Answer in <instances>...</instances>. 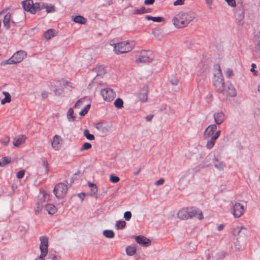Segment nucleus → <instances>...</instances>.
<instances>
[{"instance_id":"f257e3e1","label":"nucleus","mask_w":260,"mask_h":260,"mask_svg":"<svg viewBox=\"0 0 260 260\" xmlns=\"http://www.w3.org/2000/svg\"><path fill=\"white\" fill-rule=\"evenodd\" d=\"M213 85L215 87H217L221 85L223 88L221 92L226 96L235 97L237 94L236 89L231 83H224L220 68H219L217 73L214 76Z\"/></svg>"},{"instance_id":"f03ea898","label":"nucleus","mask_w":260,"mask_h":260,"mask_svg":"<svg viewBox=\"0 0 260 260\" xmlns=\"http://www.w3.org/2000/svg\"><path fill=\"white\" fill-rule=\"evenodd\" d=\"M194 18V15L193 12L182 11L174 17L172 22L176 28H180L187 26Z\"/></svg>"},{"instance_id":"7ed1b4c3","label":"nucleus","mask_w":260,"mask_h":260,"mask_svg":"<svg viewBox=\"0 0 260 260\" xmlns=\"http://www.w3.org/2000/svg\"><path fill=\"white\" fill-rule=\"evenodd\" d=\"M134 45V43L132 41H123L114 44V51L117 54L126 53L133 49Z\"/></svg>"},{"instance_id":"20e7f679","label":"nucleus","mask_w":260,"mask_h":260,"mask_svg":"<svg viewBox=\"0 0 260 260\" xmlns=\"http://www.w3.org/2000/svg\"><path fill=\"white\" fill-rule=\"evenodd\" d=\"M22 5L24 10L29 12L31 14H35L37 11H40L43 4L40 3H34L32 0H25L22 2Z\"/></svg>"},{"instance_id":"39448f33","label":"nucleus","mask_w":260,"mask_h":260,"mask_svg":"<svg viewBox=\"0 0 260 260\" xmlns=\"http://www.w3.org/2000/svg\"><path fill=\"white\" fill-rule=\"evenodd\" d=\"M41 244L40 249L41 251V254L38 258L34 260H44V257L48 253V239L46 236H41L40 238Z\"/></svg>"},{"instance_id":"423d86ee","label":"nucleus","mask_w":260,"mask_h":260,"mask_svg":"<svg viewBox=\"0 0 260 260\" xmlns=\"http://www.w3.org/2000/svg\"><path fill=\"white\" fill-rule=\"evenodd\" d=\"M70 84L64 80H55L51 82V88L56 95H59L63 92L62 87Z\"/></svg>"},{"instance_id":"0eeeda50","label":"nucleus","mask_w":260,"mask_h":260,"mask_svg":"<svg viewBox=\"0 0 260 260\" xmlns=\"http://www.w3.org/2000/svg\"><path fill=\"white\" fill-rule=\"evenodd\" d=\"M68 189L67 184L63 183H59L55 185L53 192L57 198H62L66 194Z\"/></svg>"},{"instance_id":"6e6552de","label":"nucleus","mask_w":260,"mask_h":260,"mask_svg":"<svg viewBox=\"0 0 260 260\" xmlns=\"http://www.w3.org/2000/svg\"><path fill=\"white\" fill-rule=\"evenodd\" d=\"M101 94L105 101H111L116 96V93L110 88H105L101 90Z\"/></svg>"},{"instance_id":"1a4fd4ad","label":"nucleus","mask_w":260,"mask_h":260,"mask_svg":"<svg viewBox=\"0 0 260 260\" xmlns=\"http://www.w3.org/2000/svg\"><path fill=\"white\" fill-rule=\"evenodd\" d=\"M244 211L243 206L240 203H232V212L235 218H239L243 214Z\"/></svg>"},{"instance_id":"9d476101","label":"nucleus","mask_w":260,"mask_h":260,"mask_svg":"<svg viewBox=\"0 0 260 260\" xmlns=\"http://www.w3.org/2000/svg\"><path fill=\"white\" fill-rule=\"evenodd\" d=\"M188 213L189 218L196 217L199 220H202L204 218L202 212L198 209L195 208H188Z\"/></svg>"},{"instance_id":"9b49d317","label":"nucleus","mask_w":260,"mask_h":260,"mask_svg":"<svg viewBox=\"0 0 260 260\" xmlns=\"http://www.w3.org/2000/svg\"><path fill=\"white\" fill-rule=\"evenodd\" d=\"M95 127L102 134H105L110 131L111 126L103 122H99Z\"/></svg>"},{"instance_id":"f8f14e48","label":"nucleus","mask_w":260,"mask_h":260,"mask_svg":"<svg viewBox=\"0 0 260 260\" xmlns=\"http://www.w3.org/2000/svg\"><path fill=\"white\" fill-rule=\"evenodd\" d=\"M135 240L143 247H148L151 245L150 240L143 236H135Z\"/></svg>"},{"instance_id":"ddd939ff","label":"nucleus","mask_w":260,"mask_h":260,"mask_svg":"<svg viewBox=\"0 0 260 260\" xmlns=\"http://www.w3.org/2000/svg\"><path fill=\"white\" fill-rule=\"evenodd\" d=\"M216 129V124H213L209 125L204 132L205 139H209L210 137H212Z\"/></svg>"},{"instance_id":"4468645a","label":"nucleus","mask_w":260,"mask_h":260,"mask_svg":"<svg viewBox=\"0 0 260 260\" xmlns=\"http://www.w3.org/2000/svg\"><path fill=\"white\" fill-rule=\"evenodd\" d=\"M235 15L238 23L240 24V22L244 18V10L242 6L238 7L235 10Z\"/></svg>"},{"instance_id":"2eb2a0df","label":"nucleus","mask_w":260,"mask_h":260,"mask_svg":"<svg viewBox=\"0 0 260 260\" xmlns=\"http://www.w3.org/2000/svg\"><path fill=\"white\" fill-rule=\"evenodd\" d=\"M215 157L216 155L214 153H210L207 156H206L204 160L202 161V167H206L211 166L212 164Z\"/></svg>"},{"instance_id":"dca6fc26","label":"nucleus","mask_w":260,"mask_h":260,"mask_svg":"<svg viewBox=\"0 0 260 260\" xmlns=\"http://www.w3.org/2000/svg\"><path fill=\"white\" fill-rule=\"evenodd\" d=\"M253 55L255 58H260V30L256 36L255 46Z\"/></svg>"},{"instance_id":"f3484780","label":"nucleus","mask_w":260,"mask_h":260,"mask_svg":"<svg viewBox=\"0 0 260 260\" xmlns=\"http://www.w3.org/2000/svg\"><path fill=\"white\" fill-rule=\"evenodd\" d=\"M26 56V53L23 50H19L15 53L13 55V59H15L17 63L20 62Z\"/></svg>"},{"instance_id":"a211bd4d","label":"nucleus","mask_w":260,"mask_h":260,"mask_svg":"<svg viewBox=\"0 0 260 260\" xmlns=\"http://www.w3.org/2000/svg\"><path fill=\"white\" fill-rule=\"evenodd\" d=\"M213 117L216 125L221 124L224 120V115L222 112L215 113Z\"/></svg>"},{"instance_id":"6ab92c4d","label":"nucleus","mask_w":260,"mask_h":260,"mask_svg":"<svg viewBox=\"0 0 260 260\" xmlns=\"http://www.w3.org/2000/svg\"><path fill=\"white\" fill-rule=\"evenodd\" d=\"M212 164H213L215 168L218 171H223L225 167V163L220 160L216 156L215 157Z\"/></svg>"},{"instance_id":"aec40b11","label":"nucleus","mask_w":260,"mask_h":260,"mask_svg":"<svg viewBox=\"0 0 260 260\" xmlns=\"http://www.w3.org/2000/svg\"><path fill=\"white\" fill-rule=\"evenodd\" d=\"M177 216L181 220H185L189 218L188 208L182 209L179 210L177 213Z\"/></svg>"},{"instance_id":"412c9836","label":"nucleus","mask_w":260,"mask_h":260,"mask_svg":"<svg viewBox=\"0 0 260 260\" xmlns=\"http://www.w3.org/2000/svg\"><path fill=\"white\" fill-rule=\"evenodd\" d=\"M61 140L62 139L61 137L57 135H55L53 137L51 146L55 150H59V144H60V142L61 141Z\"/></svg>"},{"instance_id":"4be33fe9","label":"nucleus","mask_w":260,"mask_h":260,"mask_svg":"<svg viewBox=\"0 0 260 260\" xmlns=\"http://www.w3.org/2000/svg\"><path fill=\"white\" fill-rule=\"evenodd\" d=\"M189 180L187 177L183 176L179 180L178 187L180 190L184 189L189 184Z\"/></svg>"},{"instance_id":"5701e85b","label":"nucleus","mask_w":260,"mask_h":260,"mask_svg":"<svg viewBox=\"0 0 260 260\" xmlns=\"http://www.w3.org/2000/svg\"><path fill=\"white\" fill-rule=\"evenodd\" d=\"M148 88L145 87L142 92H140L138 95L139 100L142 102H145L148 99Z\"/></svg>"},{"instance_id":"b1692460","label":"nucleus","mask_w":260,"mask_h":260,"mask_svg":"<svg viewBox=\"0 0 260 260\" xmlns=\"http://www.w3.org/2000/svg\"><path fill=\"white\" fill-rule=\"evenodd\" d=\"M96 73V76H103L106 73L105 67L103 65H99L93 70Z\"/></svg>"},{"instance_id":"393cba45","label":"nucleus","mask_w":260,"mask_h":260,"mask_svg":"<svg viewBox=\"0 0 260 260\" xmlns=\"http://www.w3.org/2000/svg\"><path fill=\"white\" fill-rule=\"evenodd\" d=\"M246 231L247 229L243 226H237L233 229V234L234 236H239L241 233H243L244 235H245Z\"/></svg>"},{"instance_id":"a878e982","label":"nucleus","mask_w":260,"mask_h":260,"mask_svg":"<svg viewBox=\"0 0 260 260\" xmlns=\"http://www.w3.org/2000/svg\"><path fill=\"white\" fill-rule=\"evenodd\" d=\"M11 14L10 13H7L4 18L3 23L4 26L7 28L9 29L10 27V21H11Z\"/></svg>"},{"instance_id":"bb28decb","label":"nucleus","mask_w":260,"mask_h":260,"mask_svg":"<svg viewBox=\"0 0 260 260\" xmlns=\"http://www.w3.org/2000/svg\"><path fill=\"white\" fill-rule=\"evenodd\" d=\"M88 185L90 188V192L89 193L90 196H95L98 192V188L95 184L91 183V182H88Z\"/></svg>"},{"instance_id":"cd10ccee","label":"nucleus","mask_w":260,"mask_h":260,"mask_svg":"<svg viewBox=\"0 0 260 260\" xmlns=\"http://www.w3.org/2000/svg\"><path fill=\"white\" fill-rule=\"evenodd\" d=\"M25 140V137L24 135H20L18 138L14 140L13 144L15 146L18 147L24 142Z\"/></svg>"},{"instance_id":"c85d7f7f","label":"nucleus","mask_w":260,"mask_h":260,"mask_svg":"<svg viewBox=\"0 0 260 260\" xmlns=\"http://www.w3.org/2000/svg\"><path fill=\"white\" fill-rule=\"evenodd\" d=\"M152 60V59L148 55H140L138 59L136 60V62H142V63H146V62H150Z\"/></svg>"},{"instance_id":"c756f323","label":"nucleus","mask_w":260,"mask_h":260,"mask_svg":"<svg viewBox=\"0 0 260 260\" xmlns=\"http://www.w3.org/2000/svg\"><path fill=\"white\" fill-rule=\"evenodd\" d=\"M126 253L129 256H132L134 255L137 251V249L135 246L131 245L127 246L126 249Z\"/></svg>"},{"instance_id":"7c9ffc66","label":"nucleus","mask_w":260,"mask_h":260,"mask_svg":"<svg viewBox=\"0 0 260 260\" xmlns=\"http://www.w3.org/2000/svg\"><path fill=\"white\" fill-rule=\"evenodd\" d=\"M40 3L43 5V6H42L41 7L42 8H41L40 9V10L45 9L46 10V12L48 13H52V12H55V10L54 6H48L47 4H45L44 3Z\"/></svg>"},{"instance_id":"2f4dec72","label":"nucleus","mask_w":260,"mask_h":260,"mask_svg":"<svg viewBox=\"0 0 260 260\" xmlns=\"http://www.w3.org/2000/svg\"><path fill=\"white\" fill-rule=\"evenodd\" d=\"M67 116L69 121H74L75 120L76 116L74 115V110L72 108L68 110Z\"/></svg>"},{"instance_id":"473e14b6","label":"nucleus","mask_w":260,"mask_h":260,"mask_svg":"<svg viewBox=\"0 0 260 260\" xmlns=\"http://www.w3.org/2000/svg\"><path fill=\"white\" fill-rule=\"evenodd\" d=\"M73 21L77 23L83 24L86 23V19L82 16L78 15L73 19Z\"/></svg>"},{"instance_id":"72a5a7b5","label":"nucleus","mask_w":260,"mask_h":260,"mask_svg":"<svg viewBox=\"0 0 260 260\" xmlns=\"http://www.w3.org/2000/svg\"><path fill=\"white\" fill-rule=\"evenodd\" d=\"M46 210L48 211V213L50 214H53L56 211V208L55 206L52 204H48L45 207Z\"/></svg>"},{"instance_id":"f704fd0d","label":"nucleus","mask_w":260,"mask_h":260,"mask_svg":"<svg viewBox=\"0 0 260 260\" xmlns=\"http://www.w3.org/2000/svg\"><path fill=\"white\" fill-rule=\"evenodd\" d=\"M146 19L147 20H152L154 22H160L165 20L164 18L161 17H152L151 16H146Z\"/></svg>"},{"instance_id":"c9c22d12","label":"nucleus","mask_w":260,"mask_h":260,"mask_svg":"<svg viewBox=\"0 0 260 260\" xmlns=\"http://www.w3.org/2000/svg\"><path fill=\"white\" fill-rule=\"evenodd\" d=\"M54 36V30L53 29H49L46 30L44 34V37L47 40L50 39Z\"/></svg>"},{"instance_id":"e433bc0d","label":"nucleus","mask_w":260,"mask_h":260,"mask_svg":"<svg viewBox=\"0 0 260 260\" xmlns=\"http://www.w3.org/2000/svg\"><path fill=\"white\" fill-rule=\"evenodd\" d=\"M216 140V139L213 137H211L210 139H209L206 145L207 148L208 149L212 148L215 144Z\"/></svg>"},{"instance_id":"4c0bfd02","label":"nucleus","mask_w":260,"mask_h":260,"mask_svg":"<svg viewBox=\"0 0 260 260\" xmlns=\"http://www.w3.org/2000/svg\"><path fill=\"white\" fill-rule=\"evenodd\" d=\"M83 136L89 140H93L95 139V137L93 135L89 133L88 129H86L83 132Z\"/></svg>"},{"instance_id":"58836bf2","label":"nucleus","mask_w":260,"mask_h":260,"mask_svg":"<svg viewBox=\"0 0 260 260\" xmlns=\"http://www.w3.org/2000/svg\"><path fill=\"white\" fill-rule=\"evenodd\" d=\"M103 235L108 238H112L114 237V233L112 230H106L104 231Z\"/></svg>"},{"instance_id":"ea45409f","label":"nucleus","mask_w":260,"mask_h":260,"mask_svg":"<svg viewBox=\"0 0 260 260\" xmlns=\"http://www.w3.org/2000/svg\"><path fill=\"white\" fill-rule=\"evenodd\" d=\"M17 63L15 59H13V56L10 58L9 59L4 60L2 62L1 64L3 66L6 65V64H16Z\"/></svg>"},{"instance_id":"a19ab883","label":"nucleus","mask_w":260,"mask_h":260,"mask_svg":"<svg viewBox=\"0 0 260 260\" xmlns=\"http://www.w3.org/2000/svg\"><path fill=\"white\" fill-rule=\"evenodd\" d=\"M114 105L117 108H121L123 107V102L120 98H117L114 102Z\"/></svg>"},{"instance_id":"79ce46f5","label":"nucleus","mask_w":260,"mask_h":260,"mask_svg":"<svg viewBox=\"0 0 260 260\" xmlns=\"http://www.w3.org/2000/svg\"><path fill=\"white\" fill-rule=\"evenodd\" d=\"M11 161V158L8 157H4L0 160V166L4 167Z\"/></svg>"},{"instance_id":"37998d69","label":"nucleus","mask_w":260,"mask_h":260,"mask_svg":"<svg viewBox=\"0 0 260 260\" xmlns=\"http://www.w3.org/2000/svg\"><path fill=\"white\" fill-rule=\"evenodd\" d=\"M126 225V222L124 221H117L116 223V226L117 229H122Z\"/></svg>"},{"instance_id":"c03bdc74","label":"nucleus","mask_w":260,"mask_h":260,"mask_svg":"<svg viewBox=\"0 0 260 260\" xmlns=\"http://www.w3.org/2000/svg\"><path fill=\"white\" fill-rule=\"evenodd\" d=\"M90 107V105L88 104L86 105L83 109H82L80 112L79 115L80 116H84L87 113L89 108Z\"/></svg>"},{"instance_id":"a18cd8bd","label":"nucleus","mask_w":260,"mask_h":260,"mask_svg":"<svg viewBox=\"0 0 260 260\" xmlns=\"http://www.w3.org/2000/svg\"><path fill=\"white\" fill-rule=\"evenodd\" d=\"M91 147H92V145L90 143H89L88 142H85L82 145V146L81 148V151H83L88 150L90 148H91Z\"/></svg>"},{"instance_id":"49530a36","label":"nucleus","mask_w":260,"mask_h":260,"mask_svg":"<svg viewBox=\"0 0 260 260\" xmlns=\"http://www.w3.org/2000/svg\"><path fill=\"white\" fill-rule=\"evenodd\" d=\"M43 207V205L42 202H38L37 204V207L35 209V212L36 213V214L39 213L41 211Z\"/></svg>"},{"instance_id":"de8ad7c7","label":"nucleus","mask_w":260,"mask_h":260,"mask_svg":"<svg viewBox=\"0 0 260 260\" xmlns=\"http://www.w3.org/2000/svg\"><path fill=\"white\" fill-rule=\"evenodd\" d=\"M144 7H142L140 9H136L133 12V14L134 15H139L144 13Z\"/></svg>"},{"instance_id":"09e8293b","label":"nucleus","mask_w":260,"mask_h":260,"mask_svg":"<svg viewBox=\"0 0 260 260\" xmlns=\"http://www.w3.org/2000/svg\"><path fill=\"white\" fill-rule=\"evenodd\" d=\"M152 33L155 37H158L161 34V31L159 28H154L152 30Z\"/></svg>"},{"instance_id":"8fccbe9b","label":"nucleus","mask_w":260,"mask_h":260,"mask_svg":"<svg viewBox=\"0 0 260 260\" xmlns=\"http://www.w3.org/2000/svg\"><path fill=\"white\" fill-rule=\"evenodd\" d=\"M110 180L112 182L115 183L118 182L119 181L120 179L118 176L111 175L110 176Z\"/></svg>"},{"instance_id":"3c124183","label":"nucleus","mask_w":260,"mask_h":260,"mask_svg":"<svg viewBox=\"0 0 260 260\" xmlns=\"http://www.w3.org/2000/svg\"><path fill=\"white\" fill-rule=\"evenodd\" d=\"M123 217L126 221H129L132 217V213L130 211H126L124 212Z\"/></svg>"},{"instance_id":"603ef678","label":"nucleus","mask_w":260,"mask_h":260,"mask_svg":"<svg viewBox=\"0 0 260 260\" xmlns=\"http://www.w3.org/2000/svg\"><path fill=\"white\" fill-rule=\"evenodd\" d=\"M42 164L43 166L44 167V168L45 169V173L46 174H47L48 172H49V169L48 168L49 164L48 163V162L47 161H46L44 159L42 160Z\"/></svg>"},{"instance_id":"864d4df0","label":"nucleus","mask_w":260,"mask_h":260,"mask_svg":"<svg viewBox=\"0 0 260 260\" xmlns=\"http://www.w3.org/2000/svg\"><path fill=\"white\" fill-rule=\"evenodd\" d=\"M225 75L228 78H231L234 75V73H233V70L230 68L228 69L226 71Z\"/></svg>"},{"instance_id":"5fc2aeb1","label":"nucleus","mask_w":260,"mask_h":260,"mask_svg":"<svg viewBox=\"0 0 260 260\" xmlns=\"http://www.w3.org/2000/svg\"><path fill=\"white\" fill-rule=\"evenodd\" d=\"M204 80H205L204 77H203V78L198 79V87L199 88H201L204 86Z\"/></svg>"},{"instance_id":"6e6d98bb","label":"nucleus","mask_w":260,"mask_h":260,"mask_svg":"<svg viewBox=\"0 0 260 260\" xmlns=\"http://www.w3.org/2000/svg\"><path fill=\"white\" fill-rule=\"evenodd\" d=\"M229 6L235 7L236 3L235 0H224Z\"/></svg>"},{"instance_id":"4d7b16f0","label":"nucleus","mask_w":260,"mask_h":260,"mask_svg":"<svg viewBox=\"0 0 260 260\" xmlns=\"http://www.w3.org/2000/svg\"><path fill=\"white\" fill-rule=\"evenodd\" d=\"M24 174H25V170H21L17 172V177L18 179H21L24 177Z\"/></svg>"},{"instance_id":"13d9d810","label":"nucleus","mask_w":260,"mask_h":260,"mask_svg":"<svg viewBox=\"0 0 260 260\" xmlns=\"http://www.w3.org/2000/svg\"><path fill=\"white\" fill-rule=\"evenodd\" d=\"M170 82L173 85H177L179 83V79L176 77H172L170 79Z\"/></svg>"},{"instance_id":"bf43d9fd","label":"nucleus","mask_w":260,"mask_h":260,"mask_svg":"<svg viewBox=\"0 0 260 260\" xmlns=\"http://www.w3.org/2000/svg\"><path fill=\"white\" fill-rule=\"evenodd\" d=\"M85 100V98H82L79 100L75 104L74 108H79L83 103V101Z\"/></svg>"},{"instance_id":"052dcab7","label":"nucleus","mask_w":260,"mask_h":260,"mask_svg":"<svg viewBox=\"0 0 260 260\" xmlns=\"http://www.w3.org/2000/svg\"><path fill=\"white\" fill-rule=\"evenodd\" d=\"M256 68V66L255 63H252L251 64V69H250V71L253 73L254 76L257 75V71L255 70V68Z\"/></svg>"},{"instance_id":"680f3d73","label":"nucleus","mask_w":260,"mask_h":260,"mask_svg":"<svg viewBox=\"0 0 260 260\" xmlns=\"http://www.w3.org/2000/svg\"><path fill=\"white\" fill-rule=\"evenodd\" d=\"M164 182H165L164 179L160 178L158 180H157V181H156L155 182V185H157V186H159V185L163 184Z\"/></svg>"},{"instance_id":"e2e57ef3","label":"nucleus","mask_w":260,"mask_h":260,"mask_svg":"<svg viewBox=\"0 0 260 260\" xmlns=\"http://www.w3.org/2000/svg\"><path fill=\"white\" fill-rule=\"evenodd\" d=\"M48 198H49V195L46 193H44L43 194V197L41 199L40 202H42V203L44 202L45 201V200L48 199Z\"/></svg>"},{"instance_id":"0e129e2a","label":"nucleus","mask_w":260,"mask_h":260,"mask_svg":"<svg viewBox=\"0 0 260 260\" xmlns=\"http://www.w3.org/2000/svg\"><path fill=\"white\" fill-rule=\"evenodd\" d=\"M234 245H235V248L237 250H240V249H241V246H240L239 242L238 241V239H236V241L234 242Z\"/></svg>"},{"instance_id":"69168bd1","label":"nucleus","mask_w":260,"mask_h":260,"mask_svg":"<svg viewBox=\"0 0 260 260\" xmlns=\"http://www.w3.org/2000/svg\"><path fill=\"white\" fill-rule=\"evenodd\" d=\"M184 0H177L174 2V6L181 5L184 4Z\"/></svg>"},{"instance_id":"338daca9","label":"nucleus","mask_w":260,"mask_h":260,"mask_svg":"<svg viewBox=\"0 0 260 260\" xmlns=\"http://www.w3.org/2000/svg\"><path fill=\"white\" fill-rule=\"evenodd\" d=\"M155 2V0H145L144 4L146 5H152Z\"/></svg>"},{"instance_id":"774afa93","label":"nucleus","mask_w":260,"mask_h":260,"mask_svg":"<svg viewBox=\"0 0 260 260\" xmlns=\"http://www.w3.org/2000/svg\"><path fill=\"white\" fill-rule=\"evenodd\" d=\"M220 134H221V131L219 130V131H217V132H216L214 134V135H213L212 137L217 140V138L219 137V136L220 135Z\"/></svg>"}]
</instances>
